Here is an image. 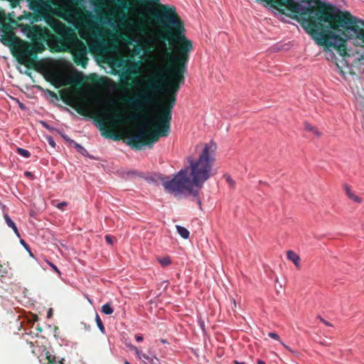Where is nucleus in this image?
Wrapping results in <instances>:
<instances>
[{"label":"nucleus","mask_w":364,"mask_h":364,"mask_svg":"<svg viewBox=\"0 0 364 364\" xmlns=\"http://www.w3.org/2000/svg\"><path fill=\"white\" fill-rule=\"evenodd\" d=\"M137 1L141 4L149 1L156 6L154 11L149 13L148 19L159 26L161 31L154 36L159 46L152 50L150 74L144 76L141 82H134L138 92L134 97L126 99V102L141 113L145 112L148 106L156 104L161 93L165 94L158 103L151 121L154 129L146 132L143 126L137 132L127 136V144L133 149L140 150L143 146L151 147L160 137L169 135L172 110L180 87L184 84L193 46L186 36L184 23L175 6L161 4L159 0Z\"/></svg>","instance_id":"obj_1"},{"label":"nucleus","mask_w":364,"mask_h":364,"mask_svg":"<svg viewBox=\"0 0 364 364\" xmlns=\"http://www.w3.org/2000/svg\"><path fill=\"white\" fill-rule=\"evenodd\" d=\"M77 146L78 148L81 149H83V148H82V146H80V145H78V144L77 145Z\"/></svg>","instance_id":"obj_42"},{"label":"nucleus","mask_w":364,"mask_h":364,"mask_svg":"<svg viewBox=\"0 0 364 364\" xmlns=\"http://www.w3.org/2000/svg\"><path fill=\"white\" fill-rule=\"evenodd\" d=\"M124 364H130L127 360H125Z\"/></svg>","instance_id":"obj_43"},{"label":"nucleus","mask_w":364,"mask_h":364,"mask_svg":"<svg viewBox=\"0 0 364 364\" xmlns=\"http://www.w3.org/2000/svg\"><path fill=\"white\" fill-rule=\"evenodd\" d=\"M127 43H128V44H129V45H132V39H131L130 38H128Z\"/></svg>","instance_id":"obj_35"},{"label":"nucleus","mask_w":364,"mask_h":364,"mask_svg":"<svg viewBox=\"0 0 364 364\" xmlns=\"http://www.w3.org/2000/svg\"><path fill=\"white\" fill-rule=\"evenodd\" d=\"M225 178L228 183L230 185V186L232 188H235V181L229 175H225Z\"/></svg>","instance_id":"obj_19"},{"label":"nucleus","mask_w":364,"mask_h":364,"mask_svg":"<svg viewBox=\"0 0 364 364\" xmlns=\"http://www.w3.org/2000/svg\"><path fill=\"white\" fill-rule=\"evenodd\" d=\"M29 8L53 31L47 27L24 25L23 31L33 41H54L59 50L71 53L73 60L77 65L85 68L88 58L86 45L80 41L75 33L77 30L83 39L96 36L92 20L93 16L87 11H82L66 3L59 4L53 0H27Z\"/></svg>","instance_id":"obj_2"},{"label":"nucleus","mask_w":364,"mask_h":364,"mask_svg":"<svg viewBox=\"0 0 364 364\" xmlns=\"http://www.w3.org/2000/svg\"><path fill=\"white\" fill-rule=\"evenodd\" d=\"M268 335L271 338H273L277 341H280L279 336L277 333L269 332Z\"/></svg>","instance_id":"obj_23"},{"label":"nucleus","mask_w":364,"mask_h":364,"mask_svg":"<svg viewBox=\"0 0 364 364\" xmlns=\"http://www.w3.org/2000/svg\"><path fill=\"white\" fill-rule=\"evenodd\" d=\"M137 116H134V117H129V120H133V119H135L136 118Z\"/></svg>","instance_id":"obj_39"},{"label":"nucleus","mask_w":364,"mask_h":364,"mask_svg":"<svg viewBox=\"0 0 364 364\" xmlns=\"http://www.w3.org/2000/svg\"><path fill=\"white\" fill-rule=\"evenodd\" d=\"M178 233L184 239H188L189 237V231L184 227L176 225Z\"/></svg>","instance_id":"obj_11"},{"label":"nucleus","mask_w":364,"mask_h":364,"mask_svg":"<svg viewBox=\"0 0 364 364\" xmlns=\"http://www.w3.org/2000/svg\"><path fill=\"white\" fill-rule=\"evenodd\" d=\"M117 3L124 9H128L127 0H116Z\"/></svg>","instance_id":"obj_22"},{"label":"nucleus","mask_w":364,"mask_h":364,"mask_svg":"<svg viewBox=\"0 0 364 364\" xmlns=\"http://www.w3.org/2000/svg\"><path fill=\"white\" fill-rule=\"evenodd\" d=\"M46 358L49 364H63L62 360H57L54 355L47 354Z\"/></svg>","instance_id":"obj_16"},{"label":"nucleus","mask_w":364,"mask_h":364,"mask_svg":"<svg viewBox=\"0 0 364 364\" xmlns=\"http://www.w3.org/2000/svg\"><path fill=\"white\" fill-rule=\"evenodd\" d=\"M145 51L151 52V50H150V49H147V50H146Z\"/></svg>","instance_id":"obj_44"},{"label":"nucleus","mask_w":364,"mask_h":364,"mask_svg":"<svg viewBox=\"0 0 364 364\" xmlns=\"http://www.w3.org/2000/svg\"><path fill=\"white\" fill-rule=\"evenodd\" d=\"M136 28H138V30H139L142 33H146V28L145 26L143 25V24H139L136 26Z\"/></svg>","instance_id":"obj_25"},{"label":"nucleus","mask_w":364,"mask_h":364,"mask_svg":"<svg viewBox=\"0 0 364 364\" xmlns=\"http://www.w3.org/2000/svg\"><path fill=\"white\" fill-rule=\"evenodd\" d=\"M67 205V203L66 202H62L60 203H58L57 205V207L59 208V209H61V210H63L64 207H65Z\"/></svg>","instance_id":"obj_28"},{"label":"nucleus","mask_w":364,"mask_h":364,"mask_svg":"<svg viewBox=\"0 0 364 364\" xmlns=\"http://www.w3.org/2000/svg\"><path fill=\"white\" fill-rule=\"evenodd\" d=\"M320 320L323 323H324L327 326H332L331 323H330L328 321H326L325 319L320 318Z\"/></svg>","instance_id":"obj_30"},{"label":"nucleus","mask_w":364,"mask_h":364,"mask_svg":"<svg viewBox=\"0 0 364 364\" xmlns=\"http://www.w3.org/2000/svg\"><path fill=\"white\" fill-rule=\"evenodd\" d=\"M105 240L109 245H112L113 243V237H111L110 235H106Z\"/></svg>","instance_id":"obj_26"},{"label":"nucleus","mask_w":364,"mask_h":364,"mask_svg":"<svg viewBox=\"0 0 364 364\" xmlns=\"http://www.w3.org/2000/svg\"><path fill=\"white\" fill-rule=\"evenodd\" d=\"M25 174H26V176H30V177H31V176H32V173H31V172H28V171H26V172L25 173Z\"/></svg>","instance_id":"obj_33"},{"label":"nucleus","mask_w":364,"mask_h":364,"mask_svg":"<svg viewBox=\"0 0 364 364\" xmlns=\"http://www.w3.org/2000/svg\"><path fill=\"white\" fill-rule=\"evenodd\" d=\"M151 364H161L160 360L156 357L151 358L147 360Z\"/></svg>","instance_id":"obj_21"},{"label":"nucleus","mask_w":364,"mask_h":364,"mask_svg":"<svg viewBox=\"0 0 364 364\" xmlns=\"http://www.w3.org/2000/svg\"><path fill=\"white\" fill-rule=\"evenodd\" d=\"M343 189L345 191V193L346 196L348 197L349 199L353 200L355 203H361L363 202L362 198L357 196L350 188V186L348 184L343 185Z\"/></svg>","instance_id":"obj_7"},{"label":"nucleus","mask_w":364,"mask_h":364,"mask_svg":"<svg viewBox=\"0 0 364 364\" xmlns=\"http://www.w3.org/2000/svg\"><path fill=\"white\" fill-rule=\"evenodd\" d=\"M287 256L288 259L291 261L295 264V266L296 267L297 269H300L301 259L298 254H296V252H294L292 250H289L287 252Z\"/></svg>","instance_id":"obj_8"},{"label":"nucleus","mask_w":364,"mask_h":364,"mask_svg":"<svg viewBox=\"0 0 364 364\" xmlns=\"http://www.w3.org/2000/svg\"><path fill=\"white\" fill-rule=\"evenodd\" d=\"M103 107L100 109L97 112L100 118L97 119L99 129L101 134L107 139H112L115 141L119 140V138L112 131L107 129V124L109 127H113L114 124H121L123 122L122 114L116 110L111 114L112 110L109 109L114 105L112 100H102L101 101Z\"/></svg>","instance_id":"obj_5"},{"label":"nucleus","mask_w":364,"mask_h":364,"mask_svg":"<svg viewBox=\"0 0 364 364\" xmlns=\"http://www.w3.org/2000/svg\"><path fill=\"white\" fill-rule=\"evenodd\" d=\"M4 18V12L0 11V21H2Z\"/></svg>","instance_id":"obj_31"},{"label":"nucleus","mask_w":364,"mask_h":364,"mask_svg":"<svg viewBox=\"0 0 364 364\" xmlns=\"http://www.w3.org/2000/svg\"><path fill=\"white\" fill-rule=\"evenodd\" d=\"M159 262L163 266H167L171 264V259L169 257H164L160 259Z\"/></svg>","instance_id":"obj_20"},{"label":"nucleus","mask_w":364,"mask_h":364,"mask_svg":"<svg viewBox=\"0 0 364 364\" xmlns=\"http://www.w3.org/2000/svg\"><path fill=\"white\" fill-rule=\"evenodd\" d=\"M48 264L52 267V269L57 272L58 274H60V272L59 271L58 268L53 263L48 262Z\"/></svg>","instance_id":"obj_24"},{"label":"nucleus","mask_w":364,"mask_h":364,"mask_svg":"<svg viewBox=\"0 0 364 364\" xmlns=\"http://www.w3.org/2000/svg\"><path fill=\"white\" fill-rule=\"evenodd\" d=\"M197 203L199 205V206L201 207V200L200 199H197Z\"/></svg>","instance_id":"obj_36"},{"label":"nucleus","mask_w":364,"mask_h":364,"mask_svg":"<svg viewBox=\"0 0 364 364\" xmlns=\"http://www.w3.org/2000/svg\"><path fill=\"white\" fill-rule=\"evenodd\" d=\"M17 153L25 158H29L31 156L30 152L28 150L22 148H18Z\"/></svg>","instance_id":"obj_17"},{"label":"nucleus","mask_w":364,"mask_h":364,"mask_svg":"<svg viewBox=\"0 0 364 364\" xmlns=\"http://www.w3.org/2000/svg\"><path fill=\"white\" fill-rule=\"evenodd\" d=\"M21 243L26 247L28 248V245L26 243V242L23 240H21Z\"/></svg>","instance_id":"obj_32"},{"label":"nucleus","mask_w":364,"mask_h":364,"mask_svg":"<svg viewBox=\"0 0 364 364\" xmlns=\"http://www.w3.org/2000/svg\"><path fill=\"white\" fill-rule=\"evenodd\" d=\"M134 350H135V353L136 354V355L139 357V358H144L145 360H148L149 359V356L147 355L145 353H143L141 350H139L138 348H136V347L134 348Z\"/></svg>","instance_id":"obj_18"},{"label":"nucleus","mask_w":364,"mask_h":364,"mask_svg":"<svg viewBox=\"0 0 364 364\" xmlns=\"http://www.w3.org/2000/svg\"><path fill=\"white\" fill-rule=\"evenodd\" d=\"M4 219L6 225L13 229L14 232L18 237H20L18 228L14 221L10 218V217L8 215H4Z\"/></svg>","instance_id":"obj_9"},{"label":"nucleus","mask_w":364,"mask_h":364,"mask_svg":"<svg viewBox=\"0 0 364 364\" xmlns=\"http://www.w3.org/2000/svg\"><path fill=\"white\" fill-rule=\"evenodd\" d=\"M10 269L9 264L6 263H0V274L1 277H4L9 273V270Z\"/></svg>","instance_id":"obj_12"},{"label":"nucleus","mask_w":364,"mask_h":364,"mask_svg":"<svg viewBox=\"0 0 364 364\" xmlns=\"http://www.w3.org/2000/svg\"><path fill=\"white\" fill-rule=\"evenodd\" d=\"M114 310L109 304H105L102 306V312L107 315H111Z\"/></svg>","instance_id":"obj_13"},{"label":"nucleus","mask_w":364,"mask_h":364,"mask_svg":"<svg viewBox=\"0 0 364 364\" xmlns=\"http://www.w3.org/2000/svg\"><path fill=\"white\" fill-rule=\"evenodd\" d=\"M3 31L6 35L1 40L2 43L12 48V53L20 64L28 68H34L36 65L37 54L45 50L43 44L45 41H33L34 43L23 41L11 31V26L8 23L3 25Z\"/></svg>","instance_id":"obj_4"},{"label":"nucleus","mask_w":364,"mask_h":364,"mask_svg":"<svg viewBox=\"0 0 364 364\" xmlns=\"http://www.w3.org/2000/svg\"><path fill=\"white\" fill-rule=\"evenodd\" d=\"M47 139H48V144H49L51 146L55 147V141H54L53 139L51 136H49V137H48V138H47Z\"/></svg>","instance_id":"obj_27"},{"label":"nucleus","mask_w":364,"mask_h":364,"mask_svg":"<svg viewBox=\"0 0 364 364\" xmlns=\"http://www.w3.org/2000/svg\"><path fill=\"white\" fill-rule=\"evenodd\" d=\"M233 305H234V308L236 307V301L235 299H233Z\"/></svg>","instance_id":"obj_41"},{"label":"nucleus","mask_w":364,"mask_h":364,"mask_svg":"<svg viewBox=\"0 0 364 364\" xmlns=\"http://www.w3.org/2000/svg\"><path fill=\"white\" fill-rule=\"evenodd\" d=\"M141 48H136V53H140V51H141Z\"/></svg>","instance_id":"obj_37"},{"label":"nucleus","mask_w":364,"mask_h":364,"mask_svg":"<svg viewBox=\"0 0 364 364\" xmlns=\"http://www.w3.org/2000/svg\"><path fill=\"white\" fill-rule=\"evenodd\" d=\"M234 363H235V364H244V363H242V362H238L237 360H235V361H234Z\"/></svg>","instance_id":"obj_38"},{"label":"nucleus","mask_w":364,"mask_h":364,"mask_svg":"<svg viewBox=\"0 0 364 364\" xmlns=\"http://www.w3.org/2000/svg\"><path fill=\"white\" fill-rule=\"evenodd\" d=\"M137 74H138V73L136 71V65L128 68L120 75V78H121L120 84L122 85H125L127 87H132V84L129 83L128 80H132L133 77L136 76Z\"/></svg>","instance_id":"obj_6"},{"label":"nucleus","mask_w":364,"mask_h":364,"mask_svg":"<svg viewBox=\"0 0 364 364\" xmlns=\"http://www.w3.org/2000/svg\"><path fill=\"white\" fill-rule=\"evenodd\" d=\"M216 149L217 145L213 141L204 144L197 159L191 156L188 158V167L181 169L172 179L166 178L162 181L165 190L176 195L187 191L197 197L203 183L215 174L213 167L215 161Z\"/></svg>","instance_id":"obj_3"},{"label":"nucleus","mask_w":364,"mask_h":364,"mask_svg":"<svg viewBox=\"0 0 364 364\" xmlns=\"http://www.w3.org/2000/svg\"><path fill=\"white\" fill-rule=\"evenodd\" d=\"M304 129L306 131L312 132L315 135L320 136V133L318 132L317 129L314 127L312 125H311L309 123L304 124Z\"/></svg>","instance_id":"obj_15"},{"label":"nucleus","mask_w":364,"mask_h":364,"mask_svg":"<svg viewBox=\"0 0 364 364\" xmlns=\"http://www.w3.org/2000/svg\"><path fill=\"white\" fill-rule=\"evenodd\" d=\"M68 105H70V106H72L79 114L82 115V116L87 115V112L84 106H82L80 104H77V105L73 106L68 102Z\"/></svg>","instance_id":"obj_10"},{"label":"nucleus","mask_w":364,"mask_h":364,"mask_svg":"<svg viewBox=\"0 0 364 364\" xmlns=\"http://www.w3.org/2000/svg\"><path fill=\"white\" fill-rule=\"evenodd\" d=\"M95 321H96L97 325L98 328H100V331L102 333H104L105 331V326H104L103 323H102V320L100 319L99 315L97 313H95Z\"/></svg>","instance_id":"obj_14"},{"label":"nucleus","mask_w":364,"mask_h":364,"mask_svg":"<svg viewBox=\"0 0 364 364\" xmlns=\"http://www.w3.org/2000/svg\"><path fill=\"white\" fill-rule=\"evenodd\" d=\"M257 364H265V363L263 360H257Z\"/></svg>","instance_id":"obj_34"},{"label":"nucleus","mask_w":364,"mask_h":364,"mask_svg":"<svg viewBox=\"0 0 364 364\" xmlns=\"http://www.w3.org/2000/svg\"><path fill=\"white\" fill-rule=\"evenodd\" d=\"M52 315V312H51V310H50L48 313V316H50Z\"/></svg>","instance_id":"obj_40"},{"label":"nucleus","mask_w":364,"mask_h":364,"mask_svg":"<svg viewBox=\"0 0 364 364\" xmlns=\"http://www.w3.org/2000/svg\"><path fill=\"white\" fill-rule=\"evenodd\" d=\"M135 338H136V341L138 342H141L144 340V338H143L142 335H141V334H136L135 336Z\"/></svg>","instance_id":"obj_29"}]
</instances>
